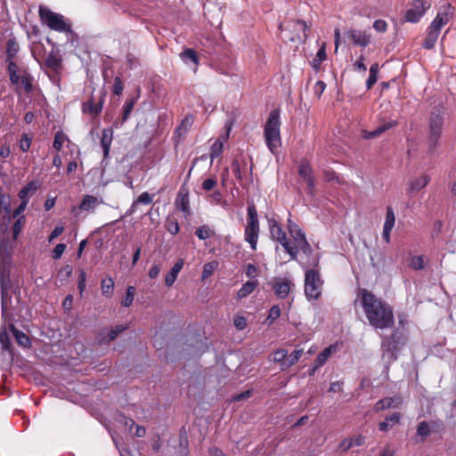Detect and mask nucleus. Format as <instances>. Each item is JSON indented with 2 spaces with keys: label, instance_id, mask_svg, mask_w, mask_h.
I'll return each instance as SVG.
<instances>
[{
  "label": "nucleus",
  "instance_id": "f257e3e1",
  "mask_svg": "<svg viewBox=\"0 0 456 456\" xmlns=\"http://www.w3.org/2000/svg\"><path fill=\"white\" fill-rule=\"evenodd\" d=\"M361 305L369 323L375 329H389L394 325V313L391 306L366 289L359 291Z\"/></svg>",
  "mask_w": 456,
  "mask_h": 456
},
{
  "label": "nucleus",
  "instance_id": "f03ea898",
  "mask_svg": "<svg viewBox=\"0 0 456 456\" xmlns=\"http://www.w3.org/2000/svg\"><path fill=\"white\" fill-rule=\"evenodd\" d=\"M281 125L280 110H272L264 127V136L266 146L273 154L277 153L281 146Z\"/></svg>",
  "mask_w": 456,
  "mask_h": 456
},
{
  "label": "nucleus",
  "instance_id": "7ed1b4c3",
  "mask_svg": "<svg viewBox=\"0 0 456 456\" xmlns=\"http://www.w3.org/2000/svg\"><path fill=\"white\" fill-rule=\"evenodd\" d=\"M444 111L442 108H436L428 118V153L434 154L439 146V140L443 134Z\"/></svg>",
  "mask_w": 456,
  "mask_h": 456
},
{
  "label": "nucleus",
  "instance_id": "20e7f679",
  "mask_svg": "<svg viewBox=\"0 0 456 456\" xmlns=\"http://www.w3.org/2000/svg\"><path fill=\"white\" fill-rule=\"evenodd\" d=\"M404 343V334L398 329L395 330L390 336L383 337L381 342L382 359L387 363L395 362L397 359L400 346Z\"/></svg>",
  "mask_w": 456,
  "mask_h": 456
},
{
  "label": "nucleus",
  "instance_id": "39448f33",
  "mask_svg": "<svg viewBox=\"0 0 456 456\" xmlns=\"http://www.w3.org/2000/svg\"><path fill=\"white\" fill-rule=\"evenodd\" d=\"M39 16L44 23H45L52 30L58 32H71V27L65 21L61 14L51 11L49 8L40 6Z\"/></svg>",
  "mask_w": 456,
  "mask_h": 456
},
{
  "label": "nucleus",
  "instance_id": "423d86ee",
  "mask_svg": "<svg viewBox=\"0 0 456 456\" xmlns=\"http://www.w3.org/2000/svg\"><path fill=\"white\" fill-rule=\"evenodd\" d=\"M323 281L316 269L305 272V294L308 300H316L321 297Z\"/></svg>",
  "mask_w": 456,
  "mask_h": 456
},
{
  "label": "nucleus",
  "instance_id": "0eeeda50",
  "mask_svg": "<svg viewBox=\"0 0 456 456\" xmlns=\"http://www.w3.org/2000/svg\"><path fill=\"white\" fill-rule=\"evenodd\" d=\"M269 227L272 239L281 243L292 260H297V248L292 247V243L287 238L281 226L274 219H272L269 221Z\"/></svg>",
  "mask_w": 456,
  "mask_h": 456
},
{
  "label": "nucleus",
  "instance_id": "6e6552de",
  "mask_svg": "<svg viewBox=\"0 0 456 456\" xmlns=\"http://www.w3.org/2000/svg\"><path fill=\"white\" fill-rule=\"evenodd\" d=\"M10 282V269L7 265L0 263V289H1V306L2 316L6 317L7 306L6 302L10 300L8 295V284Z\"/></svg>",
  "mask_w": 456,
  "mask_h": 456
},
{
  "label": "nucleus",
  "instance_id": "1a4fd4ad",
  "mask_svg": "<svg viewBox=\"0 0 456 456\" xmlns=\"http://www.w3.org/2000/svg\"><path fill=\"white\" fill-rule=\"evenodd\" d=\"M431 4L427 0H414L411 7L406 11L405 21L416 23L430 8Z\"/></svg>",
  "mask_w": 456,
  "mask_h": 456
},
{
  "label": "nucleus",
  "instance_id": "9d476101",
  "mask_svg": "<svg viewBox=\"0 0 456 456\" xmlns=\"http://www.w3.org/2000/svg\"><path fill=\"white\" fill-rule=\"evenodd\" d=\"M269 285L273 290L275 296L280 299L287 297L291 288L294 287V283L291 280L282 277H274L269 281Z\"/></svg>",
  "mask_w": 456,
  "mask_h": 456
},
{
  "label": "nucleus",
  "instance_id": "9b49d317",
  "mask_svg": "<svg viewBox=\"0 0 456 456\" xmlns=\"http://www.w3.org/2000/svg\"><path fill=\"white\" fill-rule=\"evenodd\" d=\"M289 28H292L296 32L295 36L289 37V39L292 42L301 39V36L299 35L300 32L303 33L304 39H306L308 37L306 34L308 26L303 20H297L296 21L288 22L287 24L281 23L279 26V29L281 31H284L285 29H289Z\"/></svg>",
  "mask_w": 456,
  "mask_h": 456
},
{
  "label": "nucleus",
  "instance_id": "f8f14e48",
  "mask_svg": "<svg viewBox=\"0 0 456 456\" xmlns=\"http://www.w3.org/2000/svg\"><path fill=\"white\" fill-rule=\"evenodd\" d=\"M104 98H105V93H103V92L101 93V95H100L97 102H94V97L92 96L87 102L83 103V106H82L83 112L88 113L92 117H96L102 110Z\"/></svg>",
  "mask_w": 456,
  "mask_h": 456
},
{
  "label": "nucleus",
  "instance_id": "ddd939ff",
  "mask_svg": "<svg viewBox=\"0 0 456 456\" xmlns=\"http://www.w3.org/2000/svg\"><path fill=\"white\" fill-rule=\"evenodd\" d=\"M452 8V5L448 4L447 9L443 12H438L435 19L430 23L429 27L433 30L437 31V33H441V29L444 27L449 21L452 15V13L449 11Z\"/></svg>",
  "mask_w": 456,
  "mask_h": 456
},
{
  "label": "nucleus",
  "instance_id": "4468645a",
  "mask_svg": "<svg viewBox=\"0 0 456 456\" xmlns=\"http://www.w3.org/2000/svg\"><path fill=\"white\" fill-rule=\"evenodd\" d=\"M345 37L351 40L355 45L361 47L367 46L370 38V36L365 32L358 29H350L345 33Z\"/></svg>",
  "mask_w": 456,
  "mask_h": 456
},
{
  "label": "nucleus",
  "instance_id": "2eb2a0df",
  "mask_svg": "<svg viewBox=\"0 0 456 456\" xmlns=\"http://www.w3.org/2000/svg\"><path fill=\"white\" fill-rule=\"evenodd\" d=\"M288 230L293 239L294 245H292V247H297L298 249V247L303 243V241L307 240L305 232L291 220H289Z\"/></svg>",
  "mask_w": 456,
  "mask_h": 456
},
{
  "label": "nucleus",
  "instance_id": "dca6fc26",
  "mask_svg": "<svg viewBox=\"0 0 456 456\" xmlns=\"http://www.w3.org/2000/svg\"><path fill=\"white\" fill-rule=\"evenodd\" d=\"M402 403V398L400 396L386 397L379 400L373 406V410L376 412L380 411L398 407Z\"/></svg>",
  "mask_w": 456,
  "mask_h": 456
},
{
  "label": "nucleus",
  "instance_id": "f3484780",
  "mask_svg": "<svg viewBox=\"0 0 456 456\" xmlns=\"http://www.w3.org/2000/svg\"><path fill=\"white\" fill-rule=\"evenodd\" d=\"M397 126V121L395 120H389V121H387L385 123H383L382 125H379L376 129L372 130V131H363V138L365 139H372V138H376V137H379V135H381L383 133H385L386 131L395 127Z\"/></svg>",
  "mask_w": 456,
  "mask_h": 456
},
{
  "label": "nucleus",
  "instance_id": "a211bd4d",
  "mask_svg": "<svg viewBox=\"0 0 456 456\" xmlns=\"http://www.w3.org/2000/svg\"><path fill=\"white\" fill-rule=\"evenodd\" d=\"M429 182H430V177H429V175H428L426 174H423L419 177H416V178L412 179L409 183V190H408L409 194L413 195V194L419 192L420 190L425 188L428 184Z\"/></svg>",
  "mask_w": 456,
  "mask_h": 456
},
{
  "label": "nucleus",
  "instance_id": "6ab92c4d",
  "mask_svg": "<svg viewBox=\"0 0 456 456\" xmlns=\"http://www.w3.org/2000/svg\"><path fill=\"white\" fill-rule=\"evenodd\" d=\"M125 330V326L117 325L113 329L102 330L100 334L99 340L101 343L108 344L113 341Z\"/></svg>",
  "mask_w": 456,
  "mask_h": 456
},
{
  "label": "nucleus",
  "instance_id": "aec40b11",
  "mask_svg": "<svg viewBox=\"0 0 456 456\" xmlns=\"http://www.w3.org/2000/svg\"><path fill=\"white\" fill-rule=\"evenodd\" d=\"M113 139V129L111 127L104 128L102 133L101 146L103 151L104 159L108 158Z\"/></svg>",
  "mask_w": 456,
  "mask_h": 456
},
{
  "label": "nucleus",
  "instance_id": "412c9836",
  "mask_svg": "<svg viewBox=\"0 0 456 456\" xmlns=\"http://www.w3.org/2000/svg\"><path fill=\"white\" fill-rule=\"evenodd\" d=\"M183 259H179L175 262L171 270L167 273L165 277V284L167 287H171L175 283L179 273L183 266Z\"/></svg>",
  "mask_w": 456,
  "mask_h": 456
},
{
  "label": "nucleus",
  "instance_id": "4be33fe9",
  "mask_svg": "<svg viewBox=\"0 0 456 456\" xmlns=\"http://www.w3.org/2000/svg\"><path fill=\"white\" fill-rule=\"evenodd\" d=\"M181 60L185 63L192 62L194 64L193 71L196 72L199 65V56L195 50L191 48H185L180 53Z\"/></svg>",
  "mask_w": 456,
  "mask_h": 456
},
{
  "label": "nucleus",
  "instance_id": "5701e85b",
  "mask_svg": "<svg viewBox=\"0 0 456 456\" xmlns=\"http://www.w3.org/2000/svg\"><path fill=\"white\" fill-rule=\"evenodd\" d=\"M102 203V200H99L95 196L86 195L79 204V209L83 211L94 210L97 205Z\"/></svg>",
  "mask_w": 456,
  "mask_h": 456
},
{
  "label": "nucleus",
  "instance_id": "b1692460",
  "mask_svg": "<svg viewBox=\"0 0 456 456\" xmlns=\"http://www.w3.org/2000/svg\"><path fill=\"white\" fill-rule=\"evenodd\" d=\"M247 214L248 217L246 227L260 229L256 208L253 203L248 204L247 208Z\"/></svg>",
  "mask_w": 456,
  "mask_h": 456
},
{
  "label": "nucleus",
  "instance_id": "393cba45",
  "mask_svg": "<svg viewBox=\"0 0 456 456\" xmlns=\"http://www.w3.org/2000/svg\"><path fill=\"white\" fill-rule=\"evenodd\" d=\"M10 330L12 332L16 342L20 346L26 347V348H28L31 346V340L27 334H25L23 331H20L18 329H16L13 324L10 325Z\"/></svg>",
  "mask_w": 456,
  "mask_h": 456
},
{
  "label": "nucleus",
  "instance_id": "a878e982",
  "mask_svg": "<svg viewBox=\"0 0 456 456\" xmlns=\"http://www.w3.org/2000/svg\"><path fill=\"white\" fill-rule=\"evenodd\" d=\"M401 419V415L399 412H394L388 417L385 419L384 421L379 424V428L380 431L387 432L389 428L398 424Z\"/></svg>",
  "mask_w": 456,
  "mask_h": 456
},
{
  "label": "nucleus",
  "instance_id": "bb28decb",
  "mask_svg": "<svg viewBox=\"0 0 456 456\" xmlns=\"http://www.w3.org/2000/svg\"><path fill=\"white\" fill-rule=\"evenodd\" d=\"M259 231H260V229L245 227V231H244L245 240L249 243L252 250L256 249Z\"/></svg>",
  "mask_w": 456,
  "mask_h": 456
},
{
  "label": "nucleus",
  "instance_id": "cd10ccee",
  "mask_svg": "<svg viewBox=\"0 0 456 456\" xmlns=\"http://www.w3.org/2000/svg\"><path fill=\"white\" fill-rule=\"evenodd\" d=\"M298 175L304 181L309 180L310 178L314 177L313 168L311 167L310 162L307 159H304L300 161L298 167Z\"/></svg>",
  "mask_w": 456,
  "mask_h": 456
},
{
  "label": "nucleus",
  "instance_id": "c85d7f7f",
  "mask_svg": "<svg viewBox=\"0 0 456 456\" xmlns=\"http://www.w3.org/2000/svg\"><path fill=\"white\" fill-rule=\"evenodd\" d=\"M258 281H248L246 283L242 285V287L240 289V290L237 293V297L239 299H242L246 297H248L249 294H251L255 289L257 287Z\"/></svg>",
  "mask_w": 456,
  "mask_h": 456
},
{
  "label": "nucleus",
  "instance_id": "c756f323",
  "mask_svg": "<svg viewBox=\"0 0 456 456\" xmlns=\"http://www.w3.org/2000/svg\"><path fill=\"white\" fill-rule=\"evenodd\" d=\"M327 58L326 54V44L322 43V46L318 50L316 56L312 61V67L316 71H318L321 69L322 62L325 61Z\"/></svg>",
  "mask_w": 456,
  "mask_h": 456
},
{
  "label": "nucleus",
  "instance_id": "7c9ffc66",
  "mask_svg": "<svg viewBox=\"0 0 456 456\" xmlns=\"http://www.w3.org/2000/svg\"><path fill=\"white\" fill-rule=\"evenodd\" d=\"M336 350V346L331 345L325 349H323L315 358L314 362L317 363L318 366H322L325 364V362L328 361V359L330 357L332 353Z\"/></svg>",
  "mask_w": 456,
  "mask_h": 456
},
{
  "label": "nucleus",
  "instance_id": "2f4dec72",
  "mask_svg": "<svg viewBox=\"0 0 456 456\" xmlns=\"http://www.w3.org/2000/svg\"><path fill=\"white\" fill-rule=\"evenodd\" d=\"M439 35L440 34L437 33V31L433 30L430 28H428L427 36L423 43V47L426 49H432L435 46Z\"/></svg>",
  "mask_w": 456,
  "mask_h": 456
},
{
  "label": "nucleus",
  "instance_id": "473e14b6",
  "mask_svg": "<svg viewBox=\"0 0 456 456\" xmlns=\"http://www.w3.org/2000/svg\"><path fill=\"white\" fill-rule=\"evenodd\" d=\"M175 206L178 209L183 211L185 215L190 214V201L187 194L182 195L179 193L175 200Z\"/></svg>",
  "mask_w": 456,
  "mask_h": 456
},
{
  "label": "nucleus",
  "instance_id": "72a5a7b5",
  "mask_svg": "<svg viewBox=\"0 0 456 456\" xmlns=\"http://www.w3.org/2000/svg\"><path fill=\"white\" fill-rule=\"evenodd\" d=\"M37 191V186L34 182L28 183L26 186H24L19 192V198L20 200H25V202H28L29 197L32 193Z\"/></svg>",
  "mask_w": 456,
  "mask_h": 456
},
{
  "label": "nucleus",
  "instance_id": "f704fd0d",
  "mask_svg": "<svg viewBox=\"0 0 456 456\" xmlns=\"http://www.w3.org/2000/svg\"><path fill=\"white\" fill-rule=\"evenodd\" d=\"M303 354V349L294 350L289 355L287 354V362L282 364V370L294 365Z\"/></svg>",
  "mask_w": 456,
  "mask_h": 456
},
{
  "label": "nucleus",
  "instance_id": "c9c22d12",
  "mask_svg": "<svg viewBox=\"0 0 456 456\" xmlns=\"http://www.w3.org/2000/svg\"><path fill=\"white\" fill-rule=\"evenodd\" d=\"M195 235L200 240H207L215 235V232L208 225H201L195 231Z\"/></svg>",
  "mask_w": 456,
  "mask_h": 456
},
{
  "label": "nucleus",
  "instance_id": "e433bc0d",
  "mask_svg": "<svg viewBox=\"0 0 456 456\" xmlns=\"http://www.w3.org/2000/svg\"><path fill=\"white\" fill-rule=\"evenodd\" d=\"M69 141V138L68 136L62 132V131H58L55 133L54 134V139H53V147L57 151H60L62 147H63V144Z\"/></svg>",
  "mask_w": 456,
  "mask_h": 456
},
{
  "label": "nucleus",
  "instance_id": "4c0bfd02",
  "mask_svg": "<svg viewBox=\"0 0 456 456\" xmlns=\"http://www.w3.org/2000/svg\"><path fill=\"white\" fill-rule=\"evenodd\" d=\"M19 52V45L14 38H11L6 44V59H14Z\"/></svg>",
  "mask_w": 456,
  "mask_h": 456
},
{
  "label": "nucleus",
  "instance_id": "58836bf2",
  "mask_svg": "<svg viewBox=\"0 0 456 456\" xmlns=\"http://www.w3.org/2000/svg\"><path fill=\"white\" fill-rule=\"evenodd\" d=\"M194 118L192 115H187L182 121L181 125L176 128L175 133L182 135L183 133L187 132L192 126Z\"/></svg>",
  "mask_w": 456,
  "mask_h": 456
},
{
  "label": "nucleus",
  "instance_id": "ea45409f",
  "mask_svg": "<svg viewBox=\"0 0 456 456\" xmlns=\"http://www.w3.org/2000/svg\"><path fill=\"white\" fill-rule=\"evenodd\" d=\"M395 223V212L391 207L387 208L386 220L383 225L384 229L393 230Z\"/></svg>",
  "mask_w": 456,
  "mask_h": 456
},
{
  "label": "nucleus",
  "instance_id": "a19ab883",
  "mask_svg": "<svg viewBox=\"0 0 456 456\" xmlns=\"http://www.w3.org/2000/svg\"><path fill=\"white\" fill-rule=\"evenodd\" d=\"M409 266L413 270H422L425 267L424 256H415L409 259Z\"/></svg>",
  "mask_w": 456,
  "mask_h": 456
},
{
  "label": "nucleus",
  "instance_id": "79ce46f5",
  "mask_svg": "<svg viewBox=\"0 0 456 456\" xmlns=\"http://www.w3.org/2000/svg\"><path fill=\"white\" fill-rule=\"evenodd\" d=\"M430 434V428L426 421H421L417 427V435L420 437V442L426 441Z\"/></svg>",
  "mask_w": 456,
  "mask_h": 456
},
{
  "label": "nucleus",
  "instance_id": "37998d69",
  "mask_svg": "<svg viewBox=\"0 0 456 456\" xmlns=\"http://www.w3.org/2000/svg\"><path fill=\"white\" fill-rule=\"evenodd\" d=\"M101 287L102 295L109 297L112 294L114 281L110 277L104 279L102 281Z\"/></svg>",
  "mask_w": 456,
  "mask_h": 456
},
{
  "label": "nucleus",
  "instance_id": "c03bdc74",
  "mask_svg": "<svg viewBox=\"0 0 456 456\" xmlns=\"http://www.w3.org/2000/svg\"><path fill=\"white\" fill-rule=\"evenodd\" d=\"M0 344L3 350L12 353L11 342L5 328L0 330Z\"/></svg>",
  "mask_w": 456,
  "mask_h": 456
},
{
  "label": "nucleus",
  "instance_id": "a18cd8bd",
  "mask_svg": "<svg viewBox=\"0 0 456 456\" xmlns=\"http://www.w3.org/2000/svg\"><path fill=\"white\" fill-rule=\"evenodd\" d=\"M134 294H135V288L133 286H128L126 289V296L121 301V305L124 307L130 306L134 301Z\"/></svg>",
  "mask_w": 456,
  "mask_h": 456
},
{
  "label": "nucleus",
  "instance_id": "49530a36",
  "mask_svg": "<svg viewBox=\"0 0 456 456\" xmlns=\"http://www.w3.org/2000/svg\"><path fill=\"white\" fill-rule=\"evenodd\" d=\"M288 351L286 349H277L273 352V362L280 363L282 370V364L287 362Z\"/></svg>",
  "mask_w": 456,
  "mask_h": 456
},
{
  "label": "nucleus",
  "instance_id": "de8ad7c7",
  "mask_svg": "<svg viewBox=\"0 0 456 456\" xmlns=\"http://www.w3.org/2000/svg\"><path fill=\"white\" fill-rule=\"evenodd\" d=\"M166 229L172 234L175 235L180 231V226L178 222L171 217H168L166 221Z\"/></svg>",
  "mask_w": 456,
  "mask_h": 456
},
{
  "label": "nucleus",
  "instance_id": "09e8293b",
  "mask_svg": "<svg viewBox=\"0 0 456 456\" xmlns=\"http://www.w3.org/2000/svg\"><path fill=\"white\" fill-rule=\"evenodd\" d=\"M135 104V100L131 99L125 102L123 106V115H122V123H124L129 117L130 113L132 112L134 106Z\"/></svg>",
  "mask_w": 456,
  "mask_h": 456
},
{
  "label": "nucleus",
  "instance_id": "8fccbe9b",
  "mask_svg": "<svg viewBox=\"0 0 456 456\" xmlns=\"http://www.w3.org/2000/svg\"><path fill=\"white\" fill-rule=\"evenodd\" d=\"M32 81H33V77L28 74H26V75H23L20 77V86L24 88V90L27 93H30L33 89Z\"/></svg>",
  "mask_w": 456,
  "mask_h": 456
},
{
  "label": "nucleus",
  "instance_id": "3c124183",
  "mask_svg": "<svg viewBox=\"0 0 456 456\" xmlns=\"http://www.w3.org/2000/svg\"><path fill=\"white\" fill-rule=\"evenodd\" d=\"M224 143L221 141H216L213 143L210 149V158L214 159L219 157L223 152Z\"/></svg>",
  "mask_w": 456,
  "mask_h": 456
},
{
  "label": "nucleus",
  "instance_id": "603ef678",
  "mask_svg": "<svg viewBox=\"0 0 456 456\" xmlns=\"http://www.w3.org/2000/svg\"><path fill=\"white\" fill-rule=\"evenodd\" d=\"M281 316V309L279 305H273L269 310L268 316L265 320V322L268 324L273 323L275 320H277Z\"/></svg>",
  "mask_w": 456,
  "mask_h": 456
},
{
  "label": "nucleus",
  "instance_id": "864d4df0",
  "mask_svg": "<svg viewBox=\"0 0 456 456\" xmlns=\"http://www.w3.org/2000/svg\"><path fill=\"white\" fill-rule=\"evenodd\" d=\"M217 267V263L216 261L208 262L204 265L203 272H202V279H206L212 275L215 269Z\"/></svg>",
  "mask_w": 456,
  "mask_h": 456
},
{
  "label": "nucleus",
  "instance_id": "5fc2aeb1",
  "mask_svg": "<svg viewBox=\"0 0 456 456\" xmlns=\"http://www.w3.org/2000/svg\"><path fill=\"white\" fill-rule=\"evenodd\" d=\"M232 168L234 176L240 181V185L243 186V182H242L243 174H242L240 166L239 164V161L237 159H234L232 162Z\"/></svg>",
  "mask_w": 456,
  "mask_h": 456
},
{
  "label": "nucleus",
  "instance_id": "6e6d98bb",
  "mask_svg": "<svg viewBox=\"0 0 456 456\" xmlns=\"http://www.w3.org/2000/svg\"><path fill=\"white\" fill-rule=\"evenodd\" d=\"M126 425H130V428H132L133 426L135 427V433L134 435L137 436V437H143L146 434V429L145 428L142 427V426H138L134 423V421L133 419H129L128 421L126 422Z\"/></svg>",
  "mask_w": 456,
  "mask_h": 456
},
{
  "label": "nucleus",
  "instance_id": "4d7b16f0",
  "mask_svg": "<svg viewBox=\"0 0 456 456\" xmlns=\"http://www.w3.org/2000/svg\"><path fill=\"white\" fill-rule=\"evenodd\" d=\"M123 90H124V85H123L121 78L119 77H116L114 79V84H113V90H112L113 94L115 95L119 96L120 94H122Z\"/></svg>",
  "mask_w": 456,
  "mask_h": 456
},
{
  "label": "nucleus",
  "instance_id": "13d9d810",
  "mask_svg": "<svg viewBox=\"0 0 456 456\" xmlns=\"http://www.w3.org/2000/svg\"><path fill=\"white\" fill-rule=\"evenodd\" d=\"M365 58L361 55L359 59L354 63L353 68L354 71L365 73L367 70L366 65L363 63Z\"/></svg>",
  "mask_w": 456,
  "mask_h": 456
},
{
  "label": "nucleus",
  "instance_id": "bf43d9fd",
  "mask_svg": "<svg viewBox=\"0 0 456 456\" xmlns=\"http://www.w3.org/2000/svg\"><path fill=\"white\" fill-rule=\"evenodd\" d=\"M65 249H66L65 244H63V243L57 244L52 252V257L53 259L61 258L62 254L64 253Z\"/></svg>",
  "mask_w": 456,
  "mask_h": 456
},
{
  "label": "nucleus",
  "instance_id": "052dcab7",
  "mask_svg": "<svg viewBox=\"0 0 456 456\" xmlns=\"http://www.w3.org/2000/svg\"><path fill=\"white\" fill-rule=\"evenodd\" d=\"M126 59V64L131 69H134L140 65L139 60L133 53H128Z\"/></svg>",
  "mask_w": 456,
  "mask_h": 456
},
{
  "label": "nucleus",
  "instance_id": "680f3d73",
  "mask_svg": "<svg viewBox=\"0 0 456 456\" xmlns=\"http://www.w3.org/2000/svg\"><path fill=\"white\" fill-rule=\"evenodd\" d=\"M153 199H152V196L145 191V192H142L136 200V201L134 203H142L143 205H149L152 202Z\"/></svg>",
  "mask_w": 456,
  "mask_h": 456
},
{
  "label": "nucleus",
  "instance_id": "e2e57ef3",
  "mask_svg": "<svg viewBox=\"0 0 456 456\" xmlns=\"http://www.w3.org/2000/svg\"><path fill=\"white\" fill-rule=\"evenodd\" d=\"M325 89H326V84L323 81L319 80L314 86V94L318 98H320L322 96V94H323V92L325 91Z\"/></svg>",
  "mask_w": 456,
  "mask_h": 456
},
{
  "label": "nucleus",
  "instance_id": "0e129e2a",
  "mask_svg": "<svg viewBox=\"0 0 456 456\" xmlns=\"http://www.w3.org/2000/svg\"><path fill=\"white\" fill-rule=\"evenodd\" d=\"M301 250L306 257H311L313 255V248L307 240H304L298 247V251Z\"/></svg>",
  "mask_w": 456,
  "mask_h": 456
},
{
  "label": "nucleus",
  "instance_id": "69168bd1",
  "mask_svg": "<svg viewBox=\"0 0 456 456\" xmlns=\"http://www.w3.org/2000/svg\"><path fill=\"white\" fill-rule=\"evenodd\" d=\"M23 223H24V216H21V217L18 218L15 221V223L13 224L12 232H13V239L14 240L20 234Z\"/></svg>",
  "mask_w": 456,
  "mask_h": 456
},
{
  "label": "nucleus",
  "instance_id": "338daca9",
  "mask_svg": "<svg viewBox=\"0 0 456 456\" xmlns=\"http://www.w3.org/2000/svg\"><path fill=\"white\" fill-rule=\"evenodd\" d=\"M233 324L238 330H242L247 326V321H246L245 317L240 316V315H236L233 319Z\"/></svg>",
  "mask_w": 456,
  "mask_h": 456
},
{
  "label": "nucleus",
  "instance_id": "774afa93",
  "mask_svg": "<svg viewBox=\"0 0 456 456\" xmlns=\"http://www.w3.org/2000/svg\"><path fill=\"white\" fill-rule=\"evenodd\" d=\"M30 145H31V139L27 134H24L21 137L20 142V150L23 152H27L30 148Z\"/></svg>",
  "mask_w": 456,
  "mask_h": 456
}]
</instances>
